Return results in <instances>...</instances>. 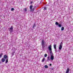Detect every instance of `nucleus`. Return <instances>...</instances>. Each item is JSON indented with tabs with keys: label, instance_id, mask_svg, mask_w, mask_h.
<instances>
[{
	"label": "nucleus",
	"instance_id": "1",
	"mask_svg": "<svg viewBox=\"0 0 73 73\" xmlns=\"http://www.w3.org/2000/svg\"><path fill=\"white\" fill-rule=\"evenodd\" d=\"M50 59L51 60L53 61V60H54V56H53V53H52V52L51 53H50Z\"/></svg>",
	"mask_w": 73,
	"mask_h": 73
},
{
	"label": "nucleus",
	"instance_id": "2",
	"mask_svg": "<svg viewBox=\"0 0 73 73\" xmlns=\"http://www.w3.org/2000/svg\"><path fill=\"white\" fill-rule=\"evenodd\" d=\"M32 7H33V6H32V5H31L30 6V12H33V11H34V10H35V9L34 8L32 9Z\"/></svg>",
	"mask_w": 73,
	"mask_h": 73
},
{
	"label": "nucleus",
	"instance_id": "3",
	"mask_svg": "<svg viewBox=\"0 0 73 73\" xmlns=\"http://www.w3.org/2000/svg\"><path fill=\"white\" fill-rule=\"evenodd\" d=\"M48 49L50 51V53H52V45H49L48 46Z\"/></svg>",
	"mask_w": 73,
	"mask_h": 73
},
{
	"label": "nucleus",
	"instance_id": "4",
	"mask_svg": "<svg viewBox=\"0 0 73 73\" xmlns=\"http://www.w3.org/2000/svg\"><path fill=\"white\" fill-rule=\"evenodd\" d=\"M59 49L60 50H61V49H62V42H61L60 44V45H59Z\"/></svg>",
	"mask_w": 73,
	"mask_h": 73
},
{
	"label": "nucleus",
	"instance_id": "5",
	"mask_svg": "<svg viewBox=\"0 0 73 73\" xmlns=\"http://www.w3.org/2000/svg\"><path fill=\"white\" fill-rule=\"evenodd\" d=\"M44 40H42V48H44L45 46V44H44Z\"/></svg>",
	"mask_w": 73,
	"mask_h": 73
},
{
	"label": "nucleus",
	"instance_id": "6",
	"mask_svg": "<svg viewBox=\"0 0 73 73\" xmlns=\"http://www.w3.org/2000/svg\"><path fill=\"white\" fill-rule=\"evenodd\" d=\"M55 24L56 25H58V27H59L60 28H61V24H58V22H56L55 23Z\"/></svg>",
	"mask_w": 73,
	"mask_h": 73
},
{
	"label": "nucleus",
	"instance_id": "7",
	"mask_svg": "<svg viewBox=\"0 0 73 73\" xmlns=\"http://www.w3.org/2000/svg\"><path fill=\"white\" fill-rule=\"evenodd\" d=\"M10 30L11 32H13V27L11 26V27L10 28Z\"/></svg>",
	"mask_w": 73,
	"mask_h": 73
},
{
	"label": "nucleus",
	"instance_id": "8",
	"mask_svg": "<svg viewBox=\"0 0 73 73\" xmlns=\"http://www.w3.org/2000/svg\"><path fill=\"white\" fill-rule=\"evenodd\" d=\"M4 57L5 59H7V58H8V57L7 55H5Z\"/></svg>",
	"mask_w": 73,
	"mask_h": 73
},
{
	"label": "nucleus",
	"instance_id": "9",
	"mask_svg": "<svg viewBox=\"0 0 73 73\" xmlns=\"http://www.w3.org/2000/svg\"><path fill=\"white\" fill-rule=\"evenodd\" d=\"M1 61H2V62H4L5 61V59L4 58H2Z\"/></svg>",
	"mask_w": 73,
	"mask_h": 73
},
{
	"label": "nucleus",
	"instance_id": "10",
	"mask_svg": "<svg viewBox=\"0 0 73 73\" xmlns=\"http://www.w3.org/2000/svg\"><path fill=\"white\" fill-rule=\"evenodd\" d=\"M54 49H55V50H56V45L54 44Z\"/></svg>",
	"mask_w": 73,
	"mask_h": 73
},
{
	"label": "nucleus",
	"instance_id": "11",
	"mask_svg": "<svg viewBox=\"0 0 73 73\" xmlns=\"http://www.w3.org/2000/svg\"><path fill=\"white\" fill-rule=\"evenodd\" d=\"M50 57L48 56L47 58V60L48 61H50Z\"/></svg>",
	"mask_w": 73,
	"mask_h": 73
},
{
	"label": "nucleus",
	"instance_id": "12",
	"mask_svg": "<svg viewBox=\"0 0 73 73\" xmlns=\"http://www.w3.org/2000/svg\"><path fill=\"white\" fill-rule=\"evenodd\" d=\"M69 69L68 68L67 70L66 71V73H69Z\"/></svg>",
	"mask_w": 73,
	"mask_h": 73
},
{
	"label": "nucleus",
	"instance_id": "13",
	"mask_svg": "<svg viewBox=\"0 0 73 73\" xmlns=\"http://www.w3.org/2000/svg\"><path fill=\"white\" fill-rule=\"evenodd\" d=\"M8 62V58H7L6 60L5 61V64H7Z\"/></svg>",
	"mask_w": 73,
	"mask_h": 73
},
{
	"label": "nucleus",
	"instance_id": "14",
	"mask_svg": "<svg viewBox=\"0 0 73 73\" xmlns=\"http://www.w3.org/2000/svg\"><path fill=\"white\" fill-rule=\"evenodd\" d=\"M3 54L2 53H1L0 54V58H1V57H2V56H3Z\"/></svg>",
	"mask_w": 73,
	"mask_h": 73
},
{
	"label": "nucleus",
	"instance_id": "15",
	"mask_svg": "<svg viewBox=\"0 0 73 73\" xmlns=\"http://www.w3.org/2000/svg\"><path fill=\"white\" fill-rule=\"evenodd\" d=\"M44 61H45V58H43L42 60V62H44Z\"/></svg>",
	"mask_w": 73,
	"mask_h": 73
},
{
	"label": "nucleus",
	"instance_id": "16",
	"mask_svg": "<svg viewBox=\"0 0 73 73\" xmlns=\"http://www.w3.org/2000/svg\"><path fill=\"white\" fill-rule=\"evenodd\" d=\"M44 67L45 68H48V66L47 65H45L44 66Z\"/></svg>",
	"mask_w": 73,
	"mask_h": 73
},
{
	"label": "nucleus",
	"instance_id": "17",
	"mask_svg": "<svg viewBox=\"0 0 73 73\" xmlns=\"http://www.w3.org/2000/svg\"><path fill=\"white\" fill-rule=\"evenodd\" d=\"M64 29V27H62L61 29V30L62 31H63V30Z\"/></svg>",
	"mask_w": 73,
	"mask_h": 73
},
{
	"label": "nucleus",
	"instance_id": "18",
	"mask_svg": "<svg viewBox=\"0 0 73 73\" xmlns=\"http://www.w3.org/2000/svg\"><path fill=\"white\" fill-rule=\"evenodd\" d=\"M35 27H36V24H34L33 27V28H34Z\"/></svg>",
	"mask_w": 73,
	"mask_h": 73
},
{
	"label": "nucleus",
	"instance_id": "19",
	"mask_svg": "<svg viewBox=\"0 0 73 73\" xmlns=\"http://www.w3.org/2000/svg\"><path fill=\"white\" fill-rule=\"evenodd\" d=\"M47 57V54H45L44 55V57Z\"/></svg>",
	"mask_w": 73,
	"mask_h": 73
},
{
	"label": "nucleus",
	"instance_id": "20",
	"mask_svg": "<svg viewBox=\"0 0 73 73\" xmlns=\"http://www.w3.org/2000/svg\"><path fill=\"white\" fill-rule=\"evenodd\" d=\"M25 12H27V9L25 8L24 9Z\"/></svg>",
	"mask_w": 73,
	"mask_h": 73
},
{
	"label": "nucleus",
	"instance_id": "21",
	"mask_svg": "<svg viewBox=\"0 0 73 73\" xmlns=\"http://www.w3.org/2000/svg\"><path fill=\"white\" fill-rule=\"evenodd\" d=\"M11 11H14V8H12L11 9Z\"/></svg>",
	"mask_w": 73,
	"mask_h": 73
},
{
	"label": "nucleus",
	"instance_id": "22",
	"mask_svg": "<svg viewBox=\"0 0 73 73\" xmlns=\"http://www.w3.org/2000/svg\"><path fill=\"white\" fill-rule=\"evenodd\" d=\"M44 10H46V7H45L44 8Z\"/></svg>",
	"mask_w": 73,
	"mask_h": 73
},
{
	"label": "nucleus",
	"instance_id": "23",
	"mask_svg": "<svg viewBox=\"0 0 73 73\" xmlns=\"http://www.w3.org/2000/svg\"><path fill=\"white\" fill-rule=\"evenodd\" d=\"M30 3H31V4H32V3H33V2H30Z\"/></svg>",
	"mask_w": 73,
	"mask_h": 73
},
{
	"label": "nucleus",
	"instance_id": "24",
	"mask_svg": "<svg viewBox=\"0 0 73 73\" xmlns=\"http://www.w3.org/2000/svg\"><path fill=\"white\" fill-rule=\"evenodd\" d=\"M50 66H52V64H50Z\"/></svg>",
	"mask_w": 73,
	"mask_h": 73
},
{
	"label": "nucleus",
	"instance_id": "25",
	"mask_svg": "<svg viewBox=\"0 0 73 73\" xmlns=\"http://www.w3.org/2000/svg\"><path fill=\"white\" fill-rule=\"evenodd\" d=\"M1 63V62H0V64Z\"/></svg>",
	"mask_w": 73,
	"mask_h": 73
}]
</instances>
